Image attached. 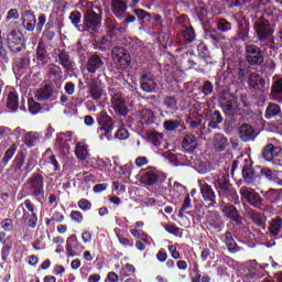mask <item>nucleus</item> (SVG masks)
<instances>
[{"instance_id":"59","label":"nucleus","mask_w":282,"mask_h":282,"mask_svg":"<svg viewBox=\"0 0 282 282\" xmlns=\"http://www.w3.org/2000/svg\"><path fill=\"white\" fill-rule=\"evenodd\" d=\"M217 140H220L221 143H217ZM215 147L218 151H224L226 149V139H224L221 135H217Z\"/></svg>"},{"instance_id":"14","label":"nucleus","mask_w":282,"mask_h":282,"mask_svg":"<svg viewBox=\"0 0 282 282\" xmlns=\"http://www.w3.org/2000/svg\"><path fill=\"white\" fill-rule=\"evenodd\" d=\"M105 67V61H102L98 54H94L88 58L87 70L89 74H96L98 69Z\"/></svg>"},{"instance_id":"30","label":"nucleus","mask_w":282,"mask_h":282,"mask_svg":"<svg viewBox=\"0 0 282 282\" xmlns=\"http://www.w3.org/2000/svg\"><path fill=\"white\" fill-rule=\"evenodd\" d=\"M40 140H41V134H39L37 132H28L24 135V143L26 144V147H36Z\"/></svg>"},{"instance_id":"39","label":"nucleus","mask_w":282,"mask_h":282,"mask_svg":"<svg viewBox=\"0 0 282 282\" xmlns=\"http://www.w3.org/2000/svg\"><path fill=\"white\" fill-rule=\"evenodd\" d=\"M224 122V118H221V113L219 111H214V113L210 117L209 127L212 129H217L219 124Z\"/></svg>"},{"instance_id":"51","label":"nucleus","mask_w":282,"mask_h":282,"mask_svg":"<svg viewBox=\"0 0 282 282\" xmlns=\"http://www.w3.org/2000/svg\"><path fill=\"white\" fill-rule=\"evenodd\" d=\"M163 127L166 131H175L180 127V123L175 120H167L164 121Z\"/></svg>"},{"instance_id":"34","label":"nucleus","mask_w":282,"mask_h":282,"mask_svg":"<svg viewBox=\"0 0 282 282\" xmlns=\"http://www.w3.org/2000/svg\"><path fill=\"white\" fill-rule=\"evenodd\" d=\"M271 95L275 100H281L282 98V79H278L273 83L271 88Z\"/></svg>"},{"instance_id":"48","label":"nucleus","mask_w":282,"mask_h":282,"mask_svg":"<svg viewBox=\"0 0 282 282\" xmlns=\"http://www.w3.org/2000/svg\"><path fill=\"white\" fill-rule=\"evenodd\" d=\"M184 39L187 43H193V41H195V30L192 26L185 29Z\"/></svg>"},{"instance_id":"7","label":"nucleus","mask_w":282,"mask_h":282,"mask_svg":"<svg viewBox=\"0 0 282 282\" xmlns=\"http://www.w3.org/2000/svg\"><path fill=\"white\" fill-rule=\"evenodd\" d=\"M240 195L245 202H248V204L254 206V208H261V206H263V200L259 193L254 192V189L250 187H242L240 189Z\"/></svg>"},{"instance_id":"54","label":"nucleus","mask_w":282,"mask_h":282,"mask_svg":"<svg viewBox=\"0 0 282 282\" xmlns=\"http://www.w3.org/2000/svg\"><path fill=\"white\" fill-rule=\"evenodd\" d=\"M124 21L121 22V25H123V28H127L129 25V23H135V15H132L129 12L124 13Z\"/></svg>"},{"instance_id":"11","label":"nucleus","mask_w":282,"mask_h":282,"mask_svg":"<svg viewBox=\"0 0 282 282\" xmlns=\"http://www.w3.org/2000/svg\"><path fill=\"white\" fill-rule=\"evenodd\" d=\"M112 109L118 116H127L129 108H127V100L122 98L121 94H115L112 96Z\"/></svg>"},{"instance_id":"9","label":"nucleus","mask_w":282,"mask_h":282,"mask_svg":"<svg viewBox=\"0 0 282 282\" xmlns=\"http://www.w3.org/2000/svg\"><path fill=\"white\" fill-rule=\"evenodd\" d=\"M246 57L250 65H262L263 64V53L261 48L256 45L246 46Z\"/></svg>"},{"instance_id":"26","label":"nucleus","mask_w":282,"mask_h":282,"mask_svg":"<svg viewBox=\"0 0 282 282\" xmlns=\"http://www.w3.org/2000/svg\"><path fill=\"white\" fill-rule=\"evenodd\" d=\"M262 19H267V21L276 22L279 21V19H282V11L276 8H270L264 12Z\"/></svg>"},{"instance_id":"42","label":"nucleus","mask_w":282,"mask_h":282,"mask_svg":"<svg viewBox=\"0 0 282 282\" xmlns=\"http://www.w3.org/2000/svg\"><path fill=\"white\" fill-rule=\"evenodd\" d=\"M265 199H269V202H276L279 197H281V193H279V189H269L264 193Z\"/></svg>"},{"instance_id":"32","label":"nucleus","mask_w":282,"mask_h":282,"mask_svg":"<svg viewBox=\"0 0 282 282\" xmlns=\"http://www.w3.org/2000/svg\"><path fill=\"white\" fill-rule=\"evenodd\" d=\"M7 107L11 109V111L19 109V95L17 93H10L8 95Z\"/></svg>"},{"instance_id":"61","label":"nucleus","mask_w":282,"mask_h":282,"mask_svg":"<svg viewBox=\"0 0 282 282\" xmlns=\"http://www.w3.org/2000/svg\"><path fill=\"white\" fill-rule=\"evenodd\" d=\"M169 252H170L172 259L177 260L181 258L180 252H177V247L175 245H172L169 247Z\"/></svg>"},{"instance_id":"13","label":"nucleus","mask_w":282,"mask_h":282,"mask_svg":"<svg viewBox=\"0 0 282 282\" xmlns=\"http://www.w3.org/2000/svg\"><path fill=\"white\" fill-rule=\"evenodd\" d=\"M127 0H112L111 1V10L115 17L119 21H122L124 19V13L127 12Z\"/></svg>"},{"instance_id":"29","label":"nucleus","mask_w":282,"mask_h":282,"mask_svg":"<svg viewBox=\"0 0 282 282\" xmlns=\"http://www.w3.org/2000/svg\"><path fill=\"white\" fill-rule=\"evenodd\" d=\"M75 155H77L78 160H87V155H89V149L85 142H79L76 144Z\"/></svg>"},{"instance_id":"20","label":"nucleus","mask_w":282,"mask_h":282,"mask_svg":"<svg viewBox=\"0 0 282 282\" xmlns=\"http://www.w3.org/2000/svg\"><path fill=\"white\" fill-rule=\"evenodd\" d=\"M239 135L242 142H250V140H254V128L245 123L239 128Z\"/></svg>"},{"instance_id":"24","label":"nucleus","mask_w":282,"mask_h":282,"mask_svg":"<svg viewBox=\"0 0 282 282\" xmlns=\"http://www.w3.org/2000/svg\"><path fill=\"white\" fill-rule=\"evenodd\" d=\"M141 88L143 89V91L152 94V91H155V89H158V82H155V78L151 76H145L143 77V80L141 83Z\"/></svg>"},{"instance_id":"60","label":"nucleus","mask_w":282,"mask_h":282,"mask_svg":"<svg viewBox=\"0 0 282 282\" xmlns=\"http://www.w3.org/2000/svg\"><path fill=\"white\" fill-rule=\"evenodd\" d=\"M12 19L14 21H17V19H19V10L11 9V10L8 11L7 21H12Z\"/></svg>"},{"instance_id":"31","label":"nucleus","mask_w":282,"mask_h":282,"mask_svg":"<svg viewBox=\"0 0 282 282\" xmlns=\"http://www.w3.org/2000/svg\"><path fill=\"white\" fill-rule=\"evenodd\" d=\"M63 74V70L61 69V66L56 64H51L47 67V77L52 78L53 80H58L61 78V75Z\"/></svg>"},{"instance_id":"27","label":"nucleus","mask_w":282,"mask_h":282,"mask_svg":"<svg viewBox=\"0 0 282 282\" xmlns=\"http://www.w3.org/2000/svg\"><path fill=\"white\" fill-rule=\"evenodd\" d=\"M36 58L37 63L45 65L47 63V50L45 48V44L40 42L36 47Z\"/></svg>"},{"instance_id":"21","label":"nucleus","mask_w":282,"mask_h":282,"mask_svg":"<svg viewBox=\"0 0 282 282\" xmlns=\"http://www.w3.org/2000/svg\"><path fill=\"white\" fill-rule=\"evenodd\" d=\"M52 94H54V91L52 90V87L44 86L34 91V98L39 102H43L45 100H50L52 98Z\"/></svg>"},{"instance_id":"5","label":"nucleus","mask_w":282,"mask_h":282,"mask_svg":"<svg viewBox=\"0 0 282 282\" xmlns=\"http://www.w3.org/2000/svg\"><path fill=\"white\" fill-rule=\"evenodd\" d=\"M253 30L259 41H267V39H270L274 34V28H272L270 21L265 18L258 20L253 25Z\"/></svg>"},{"instance_id":"15","label":"nucleus","mask_w":282,"mask_h":282,"mask_svg":"<svg viewBox=\"0 0 282 282\" xmlns=\"http://www.w3.org/2000/svg\"><path fill=\"white\" fill-rule=\"evenodd\" d=\"M58 63L64 67L65 72H74L76 69V63L69 57V53L62 51L58 54Z\"/></svg>"},{"instance_id":"8","label":"nucleus","mask_w":282,"mask_h":282,"mask_svg":"<svg viewBox=\"0 0 282 282\" xmlns=\"http://www.w3.org/2000/svg\"><path fill=\"white\" fill-rule=\"evenodd\" d=\"M198 186L204 202L209 203L208 208H210V206H215V204H217V195L215 194L213 186L206 183V181H199Z\"/></svg>"},{"instance_id":"44","label":"nucleus","mask_w":282,"mask_h":282,"mask_svg":"<svg viewBox=\"0 0 282 282\" xmlns=\"http://www.w3.org/2000/svg\"><path fill=\"white\" fill-rule=\"evenodd\" d=\"M77 205H78V208L84 213H87L88 210L91 209V202H89V199L87 198L79 199Z\"/></svg>"},{"instance_id":"53","label":"nucleus","mask_w":282,"mask_h":282,"mask_svg":"<svg viewBox=\"0 0 282 282\" xmlns=\"http://www.w3.org/2000/svg\"><path fill=\"white\" fill-rule=\"evenodd\" d=\"M1 228L2 230H6L7 232H10V230H12V228H14V223H12V219H3L1 221Z\"/></svg>"},{"instance_id":"58","label":"nucleus","mask_w":282,"mask_h":282,"mask_svg":"<svg viewBox=\"0 0 282 282\" xmlns=\"http://www.w3.org/2000/svg\"><path fill=\"white\" fill-rule=\"evenodd\" d=\"M134 163L138 167L147 166V164H149V159L147 156H138Z\"/></svg>"},{"instance_id":"45","label":"nucleus","mask_w":282,"mask_h":282,"mask_svg":"<svg viewBox=\"0 0 282 282\" xmlns=\"http://www.w3.org/2000/svg\"><path fill=\"white\" fill-rule=\"evenodd\" d=\"M70 219L75 224H83L85 216L80 213V210H73L70 212Z\"/></svg>"},{"instance_id":"6","label":"nucleus","mask_w":282,"mask_h":282,"mask_svg":"<svg viewBox=\"0 0 282 282\" xmlns=\"http://www.w3.org/2000/svg\"><path fill=\"white\" fill-rule=\"evenodd\" d=\"M112 61L118 65L121 69H127L131 65V55L127 50L115 46L112 48Z\"/></svg>"},{"instance_id":"52","label":"nucleus","mask_w":282,"mask_h":282,"mask_svg":"<svg viewBox=\"0 0 282 282\" xmlns=\"http://www.w3.org/2000/svg\"><path fill=\"white\" fill-rule=\"evenodd\" d=\"M117 169H119L121 175H131V171L133 169V163H128L123 166L117 165Z\"/></svg>"},{"instance_id":"37","label":"nucleus","mask_w":282,"mask_h":282,"mask_svg":"<svg viewBox=\"0 0 282 282\" xmlns=\"http://www.w3.org/2000/svg\"><path fill=\"white\" fill-rule=\"evenodd\" d=\"M223 213L226 217H229V219H237V217H239L237 208L232 205H226L223 207Z\"/></svg>"},{"instance_id":"43","label":"nucleus","mask_w":282,"mask_h":282,"mask_svg":"<svg viewBox=\"0 0 282 282\" xmlns=\"http://www.w3.org/2000/svg\"><path fill=\"white\" fill-rule=\"evenodd\" d=\"M83 19V14H80V12L78 11H73L69 14V21L70 23H73V25H75V28H78V24L80 23Z\"/></svg>"},{"instance_id":"12","label":"nucleus","mask_w":282,"mask_h":282,"mask_svg":"<svg viewBox=\"0 0 282 282\" xmlns=\"http://www.w3.org/2000/svg\"><path fill=\"white\" fill-rule=\"evenodd\" d=\"M214 186L218 191L220 197H226L228 191H230V182H228V176L220 174L215 178Z\"/></svg>"},{"instance_id":"10","label":"nucleus","mask_w":282,"mask_h":282,"mask_svg":"<svg viewBox=\"0 0 282 282\" xmlns=\"http://www.w3.org/2000/svg\"><path fill=\"white\" fill-rule=\"evenodd\" d=\"M148 142L153 144L159 151H164L165 149H169V143L164 139V135L162 133L150 131L147 133Z\"/></svg>"},{"instance_id":"46","label":"nucleus","mask_w":282,"mask_h":282,"mask_svg":"<svg viewBox=\"0 0 282 282\" xmlns=\"http://www.w3.org/2000/svg\"><path fill=\"white\" fill-rule=\"evenodd\" d=\"M67 142H69V139L65 133H59L56 137V144L59 147V149H65V147H67Z\"/></svg>"},{"instance_id":"22","label":"nucleus","mask_w":282,"mask_h":282,"mask_svg":"<svg viewBox=\"0 0 282 282\" xmlns=\"http://www.w3.org/2000/svg\"><path fill=\"white\" fill-rule=\"evenodd\" d=\"M137 118L141 124H153V122H155V115L149 109L139 111Z\"/></svg>"},{"instance_id":"57","label":"nucleus","mask_w":282,"mask_h":282,"mask_svg":"<svg viewBox=\"0 0 282 282\" xmlns=\"http://www.w3.org/2000/svg\"><path fill=\"white\" fill-rule=\"evenodd\" d=\"M189 207H191V195L187 194L181 207L180 216L182 217V213H184V210H188Z\"/></svg>"},{"instance_id":"38","label":"nucleus","mask_w":282,"mask_h":282,"mask_svg":"<svg viewBox=\"0 0 282 282\" xmlns=\"http://www.w3.org/2000/svg\"><path fill=\"white\" fill-rule=\"evenodd\" d=\"M163 104L171 113H175L177 110V99H175V97H165Z\"/></svg>"},{"instance_id":"16","label":"nucleus","mask_w":282,"mask_h":282,"mask_svg":"<svg viewBox=\"0 0 282 282\" xmlns=\"http://www.w3.org/2000/svg\"><path fill=\"white\" fill-rule=\"evenodd\" d=\"M279 153H281V148L269 143L262 150V158L265 160V162H272L274 158H279Z\"/></svg>"},{"instance_id":"55","label":"nucleus","mask_w":282,"mask_h":282,"mask_svg":"<svg viewBox=\"0 0 282 282\" xmlns=\"http://www.w3.org/2000/svg\"><path fill=\"white\" fill-rule=\"evenodd\" d=\"M51 221H55V224H63V221H65V216L58 212H55L51 217Z\"/></svg>"},{"instance_id":"28","label":"nucleus","mask_w":282,"mask_h":282,"mask_svg":"<svg viewBox=\"0 0 282 282\" xmlns=\"http://www.w3.org/2000/svg\"><path fill=\"white\" fill-rule=\"evenodd\" d=\"M66 250H72V248L79 250L80 252L85 250V247L78 242V237H76V235L69 236L66 240Z\"/></svg>"},{"instance_id":"50","label":"nucleus","mask_w":282,"mask_h":282,"mask_svg":"<svg viewBox=\"0 0 282 282\" xmlns=\"http://www.w3.org/2000/svg\"><path fill=\"white\" fill-rule=\"evenodd\" d=\"M117 140H127L129 138V130L127 128L121 127L116 132Z\"/></svg>"},{"instance_id":"56","label":"nucleus","mask_w":282,"mask_h":282,"mask_svg":"<svg viewBox=\"0 0 282 282\" xmlns=\"http://www.w3.org/2000/svg\"><path fill=\"white\" fill-rule=\"evenodd\" d=\"M251 217L257 226H263V217L257 212H251Z\"/></svg>"},{"instance_id":"47","label":"nucleus","mask_w":282,"mask_h":282,"mask_svg":"<svg viewBox=\"0 0 282 282\" xmlns=\"http://www.w3.org/2000/svg\"><path fill=\"white\" fill-rule=\"evenodd\" d=\"M29 111L30 113H39L41 111V104L36 102L33 98L29 99Z\"/></svg>"},{"instance_id":"62","label":"nucleus","mask_w":282,"mask_h":282,"mask_svg":"<svg viewBox=\"0 0 282 282\" xmlns=\"http://www.w3.org/2000/svg\"><path fill=\"white\" fill-rule=\"evenodd\" d=\"M156 259L158 261H160L161 263H164V261H166L169 259V254L166 253V251H164V249H161L158 253H156Z\"/></svg>"},{"instance_id":"2","label":"nucleus","mask_w":282,"mask_h":282,"mask_svg":"<svg viewBox=\"0 0 282 282\" xmlns=\"http://www.w3.org/2000/svg\"><path fill=\"white\" fill-rule=\"evenodd\" d=\"M97 122L100 126L99 133L101 140H113V120L106 111H101L97 118Z\"/></svg>"},{"instance_id":"35","label":"nucleus","mask_w":282,"mask_h":282,"mask_svg":"<svg viewBox=\"0 0 282 282\" xmlns=\"http://www.w3.org/2000/svg\"><path fill=\"white\" fill-rule=\"evenodd\" d=\"M261 175L267 177V180H270L271 182L279 184V186H282V181L279 180L278 175L272 170H270L268 167H263L261 170Z\"/></svg>"},{"instance_id":"40","label":"nucleus","mask_w":282,"mask_h":282,"mask_svg":"<svg viewBox=\"0 0 282 282\" xmlns=\"http://www.w3.org/2000/svg\"><path fill=\"white\" fill-rule=\"evenodd\" d=\"M217 28L219 32H230V30H232V25L226 19H220L217 23Z\"/></svg>"},{"instance_id":"23","label":"nucleus","mask_w":282,"mask_h":282,"mask_svg":"<svg viewBox=\"0 0 282 282\" xmlns=\"http://www.w3.org/2000/svg\"><path fill=\"white\" fill-rule=\"evenodd\" d=\"M140 182L147 186H153V184L158 183V173L153 170H148L141 176Z\"/></svg>"},{"instance_id":"49","label":"nucleus","mask_w":282,"mask_h":282,"mask_svg":"<svg viewBox=\"0 0 282 282\" xmlns=\"http://www.w3.org/2000/svg\"><path fill=\"white\" fill-rule=\"evenodd\" d=\"M242 176H243V180H247V182H252V180H254V171L246 166L242 169Z\"/></svg>"},{"instance_id":"63","label":"nucleus","mask_w":282,"mask_h":282,"mask_svg":"<svg viewBox=\"0 0 282 282\" xmlns=\"http://www.w3.org/2000/svg\"><path fill=\"white\" fill-rule=\"evenodd\" d=\"M36 224H39V217L36 216V214H31L29 216L30 228H36Z\"/></svg>"},{"instance_id":"64","label":"nucleus","mask_w":282,"mask_h":282,"mask_svg":"<svg viewBox=\"0 0 282 282\" xmlns=\"http://www.w3.org/2000/svg\"><path fill=\"white\" fill-rule=\"evenodd\" d=\"M203 94H205V96H209V94H213V84L210 82H206L204 84Z\"/></svg>"},{"instance_id":"36","label":"nucleus","mask_w":282,"mask_h":282,"mask_svg":"<svg viewBox=\"0 0 282 282\" xmlns=\"http://www.w3.org/2000/svg\"><path fill=\"white\" fill-rule=\"evenodd\" d=\"M225 245L229 252H237V241H235V238H232V234L230 231L225 234Z\"/></svg>"},{"instance_id":"17","label":"nucleus","mask_w":282,"mask_h":282,"mask_svg":"<svg viewBox=\"0 0 282 282\" xmlns=\"http://www.w3.org/2000/svg\"><path fill=\"white\" fill-rule=\"evenodd\" d=\"M22 25H24L25 30L29 32H34V28H36V17L30 10H26L22 14Z\"/></svg>"},{"instance_id":"1","label":"nucleus","mask_w":282,"mask_h":282,"mask_svg":"<svg viewBox=\"0 0 282 282\" xmlns=\"http://www.w3.org/2000/svg\"><path fill=\"white\" fill-rule=\"evenodd\" d=\"M80 10L84 12V25L86 30L96 31L102 25V18L100 14L94 12V10H98V7L94 6V2L83 1Z\"/></svg>"},{"instance_id":"19","label":"nucleus","mask_w":282,"mask_h":282,"mask_svg":"<svg viewBox=\"0 0 282 282\" xmlns=\"http://www.w3.org/2000/svg\"><path fill=\"white\" fill-rule=\"evenodd\" d=\"M249 87L256 91H260L265 87V79H262L259 73H252L249 76Z\"/></svg>"},{"instance_id":"3","label":"nucleus","mask_w":282,"mask_h":282,"mask_svg":"<svg viewBox=\"0 0 282 282\" xmlns=\"http://www.w3.org/2000/svg\"><path fill=\"white\" fill-rule=\"evenodd\" d=\"M45 178L41 174H33L26 182V188L33 197H43L45 195L44 188Z\"/></svg>"},{"instance_id":"4","label":"nucleus","mask_w":282,"mask_h":282,"mask_svg":"<svg viewBox=\"0 0 282 282\" xmlns=\"http://www.w3.org/2000/svg\"><path fill=\"white\" fill-rule=\"evenodd\" d=\"M7 43L9 50L15 54L25 50V36H23V33L20 30L11 31L7 37Z\"/></svg>"},{"instance_id":"41","label":"nucleus","mask_w":282,"mask_h":282,"mask_svg":"<svg viewBox=\"0 0 282 282\" xmlns=\"http://www.w3.org/2000/svg\"><path fill=\"white\" fill-rule=\"evenodd\" d=\"M17 153V144H12L4 153V156L2 159V162L4 164H8L9 160H12L14 158V154Z\"/></svg>"},{"instance_id":"25","label":"nucleus","mask_w":282,"mask_h":282,"mask_svg":"<svg viewBox=\"0 0 282 282\" xmlns=\"http://www.w3.org/2000/svg\"><path fill=\"white\" fill-rule=\"evenodd\" d=\"M282 230V218L276 217L270 221L269 232L271 237H279Z\"/></svg>"},{"instance_id":"33","label":"nucleus","mask_w":282,"mask_h":282,"mask_svg":"<svg viewBox=\"0 0 282 282\" xmlns=\"http://www.w3.org/2000/svg\"><path fill=\"white\" fill-rule=\"evenodd\" d=\"M279 113H281V107L276 104H269L264 117L267 120H271V118L279 116Z\"/></svg>"},{"instance_id":"18","label":"nucleus","mask_w":282,"mask_h":282,"mask_svg":"<svg viewBox=\"0 0 282 282\" xmlns=\"http://www.w3.org/2000/svg\"><path fill=\"white\" fill-rule=\"evenodd\" d=\"M182 148L186 153H193L197 149V137L194 134H185L182 141Z\"/></svg>"}]
</instances>
